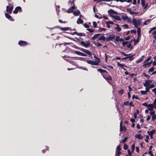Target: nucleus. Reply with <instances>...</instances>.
Returning a JSON list of instances; mask_svg holds the SVG:
<instances>
[{
    "mask_svg": "<svg viewBox=\"0 0 156 156\" xmlns=\"http://www.w3.org/2000/svg\"><path fill=\"white\" fill-rule=\"evenodd\" d=\"M81 58V60L86 61L87 63L91 65L98 66V65L99 63L100 62V60L99 59H98L97 61H93L92 60L86 59L85 58Z\"/></svg>",
    "mask_w": 156,
    "mask_h": 156,
    "instance_id": "obj_1",
    "label": "nucleus"
},
{
    "mask_svg": "<svg viewBox=\"0 0 156 156\" xmlns=\"http://www.w3.org/2000/svg\"><path fill=\"white\" fill-rule=\"evenodd\" d=\"M121 17L122 20L125 22L129 23L131 21V19L129 18L126 14H122L121 15Z\"/></svg>",
    "mask_w": 156,
    "mask_h": 156,
    "instance_id": "obj_2",
    "label": "nucleus"
},
{
    "mask_svg": "<svg viewBox=\"0 0 156 156\" xmlns=\"http://www.w3.org/2000/svg\"><path fill=\"white\" fill-rule=\"evenodd\" d=\"M132 22L136 28H137L141 24V20L139 19H134L133 20Z\"/></svg>",
    "mask_w": 156,
    "mask_h": 156,
    "instance_id": "obj_3",
    "label": "nucleus"
},
{
    "mask_svg": "<svg viewBox=\"0 0 156 156\" xmlns=\"http://www.w3.org/2000/svg\"><path fill=\"white\" fill-rule=\"evenodd\" d=\"M141 4L142 7L143 8V9H144L143 11V13L141 14V15H142L143 13L145 12L146 10L145 9H146L147 8V3H146L145 1L144 0H141Z\"/></svg>",
    "mask_w": 156,
    "mask_h": 156,
    "instance_id": "obj_4",
    "label": "nucleus"
},
{
    "mask_svg": "<svg viewBox=\"0 0 156 156\" xmlns=\"http://www.w3.org/2000/svg\"><path fill=\"white\" fill-rule=\"evenodd\" d=\"M89 41H82L80 42L81 44L85 47L87 48L90 46Z\"/></svg>",
    "mask_w": 156,
    "mask_h": 156,
    "instance_id": "obj_5",
    "label": "nucleus"
},
{
    "mask_svg": "<svg viewBox=\"0 0 156 156\" xmlns=\"http://www.w3.org/2000/svg\"><path fill=\"white\" fill-rule=\"evenodd\" d=\"M108 13L110 16L113 17L115 15H117L118 13L112 9H110L108 11Z\"/></svg>",
    "mask_w": 156,
    "mask_h": 156,
    "instance_id": "obj_6",
    "label": "nucleus"
},
{
    "mask_svg": "<svg viewBox=\"0 0 156 156\" xmlns=\"http://www.w3.org/2000/svg\"><path fill=\"white\" fill-rule=\"evenodd\" d=\"M79 50L83 51L84 52L86 53L89 56H90L91 55V54L90 53V51L88 50L82 48H79Z\"/></svg>",
    "mask_w": 156,
    "mask_h": 156,
    "instance_id": "obj_7",
    "label": "nucleus"
},
{
    "mask_svg": "<svg viewBox=\"0 0 156 156\" xmlns=\"http://www.w3.org/2000/svg\"><path fill=\"white\" fill-rule=\"evenodd\" d=\"M152 80H145V82L144 84V86H149V85H151V83H152Z\"/></svg>",
    "mask_w": 156,
    "mask_h": 156,
    "instance_id": "obj_8",
    "label": "nucleus"
},
{
    "mask_svg": "<svg viewBox=\"0 0 156 156\" xmlns=\"http://www.w3.org/2000/svg\"><path fill=\"white\" fill-rule=\"evenodd\" d=\"M146 88V92H148L149 91L150 89L154 87V86L153 84H151V85H149V86H145Z\"/></svg>",
    "mask_w": 156,
    "mask_h": 156,
    "instance_id": "obj_9",
    "label": "nucleus"
},
{
    "mask_svg": "<svg viewBox=\"0 0 156 156\" xmlns=\"http://www.w3.org/2000/svg\"><path fill=\"white\" fill-rule=\"evenodd\" d=\"M18 44L21 46H25L27 44V43L24 41H20L18 42Z\"/></svg>",
    "mask_w": 156,
    "mask_h": 156,
    "instance_id": "obj_10",
    "label": "nucleus"
},
{
    "mask_svg": "<svg viewBox=\"0 0 156 156\" xmlns=\"http://www.w3.org/2000/svg\"><path fill=\"white\" fill-rule=\"evenodd\" d=\"M13 9V7L12 6L10 7L9 6H7L6 7V11L9 13H11L12 12Z\"/></svg>",
    "mask_w": 156,
    "mask_h": 156,
    "instance_id": "obj_11",
    "label": "nucleus"
},
{
    "mask_svg": "<svg viewBox=\"0 0 156 156\" xmlns=\"http://www.w3.org/2000/svg\"><path fill=\"white\" fill-rule=\"evenodd\" d=\"M75 53L79 55L83 56H87V55L86 54H84L83 53L81 52L80 51H75Z\"/></svg>",
    "mask_w": 156,
    "mask_h": 156,
    "instance_id": "obj_12",
    "label": "nucleus"
},
{
    "mask_svg": "<svg viewBox=\"0 0 156 156\" xmlns=\"http://www.w3.org/2000/svg\"><path fill=\"white\" fill-rule=\"evenodd\" d=\"M6 17L11 21H14L13 18L7 13L5 14Z\"/></svg>",
    "mask_w": 156,
    "mask_h": 156,
    "instance_id": "obj_13",
    "label": "nucleus"
},
{
    "mask_svg": "<svg viewBox=\"0 0 156 156\" xmlns=\"http://www.w3.org/2000/svg\"><path fill=\"white\" fill-rule=\"evenodd\" d=\"M75 9V7L74 6H72L67 10V12L68 13H71Z\"/></svg>",
    "mask_w": 156,
    "mask_h": 156,
    "instance_id": "obj_14",
    "label": "nucleus"
},
{
    "mask_svg": "<svg viewBox=\"0 0 156 156\" xmlns=\"http://www.w3.org/2000/svg\"><path fill=\"white\" fill-rule=\"evenodd\" d=\"M117 64L118 65V66L121 67L124 70H126V69H125L124 67H126V66L124 64H122V63H118Z\"/></svg>",
    "mask_w": 156,
    "mask_h": 156,
    "instance_id": "obj_15",
    "label": "nucleus"
},
{
    "mask_svg": "<svg viewBox=\"0 0 156 156\" xmlns=\"http://www.w3.org/2000/svg\"><path fill=\"white\" fill-rule=\"evenodd\" d=\"M148 108V109L150 111H152L153 110L154 108V105L152 104H148V106L147 107Z\"/></svg>",
    "mask_w": 156,
    "mask_h": 156,
    "instance_id": "obj_16",
    "label": "nucleus"
},
{
    "mask_svg": "<svg viewBox=\"0 0 156 156\" xmlns=\"http://www.w3.org/2000/svg\"><path fill=\"white\" fill-rule=\"evenodd\" d=\"M153 61L152 60H151L150 62H147L145 63L144 62V64L143 65V66L144 67H146L147 65H148V66H150L151 64L152 63Z\"/></svg>",
    "mask_w": 156,
    "mask_h": 156,
    "instance_id": "obj_17",
    "label": "nucleus"
},
{
    "mask_svg": "<svg viewBox=\"0 0 156 156\" xmlns=\"http://www.w3.org/2000/svg\"><path fill=\"white\" fill-rule=\"evenodd\" d=\"M21 10V8L20 7H17L13 11V13L15 14H16L18 13V11Z\"/></svg>",
    "mask_w": 156,
    "mask_h": 156,
    "instance_id": "obj_18",
    "label": "nucleus"
},
{
    "mask_svg": "<svg viewBox=\"0 0 156 156\" xmlns=\"http://www.w3.org/2000/svg\"><path fill=\"white\" fill-rule=\"evenodd\" d=\"M127 11L128 12H129L130 14H131V15L135 14H137L136 13L134 12L133 11H132L131 9L130 8L127 9Z\"/></svg>",
    "mask_w": 156,
    "mask_h": 156,
    "instance_id": "obj_19",
    "label": "nucleus"
},
{
    "mask_svg": "<svg viewBox=\"0 0 156 156\" xmlns=\"http://www.w3.org/2000/svg\"><path fill=\"white\" fill-rule=\"evenodd\" d=\"M115 20H121V18L120 17L117 15H114L113 17Z\"/></svg>",
    "mask_w": 156,
    "mask_h": 156,
    "instance_id": "obj_20",
    "label": "nucleus"
},
{
    "mask_svg": "<svg viewBox=\"0 0 156 156\" xmlns=\"http://www.w3.org/2000/svg\"><path fill=\"white\" fill-rule=\"evenodd\" d=\"M144 56L142 55L139 59L136 61V62L137 63L140 62L144 59Z\"/></svg>",
    "mask_w": 156,
    "mask_h": 156,
    "instance_id": "obj_21",
    "label": "nucleus"
},
{
    "mask_svg": "<svg viewBox=\"0 0 156 156\" xmlns=\"http://www.w3.org/2000/svg\"><path fill=\"white\" fill-rule=\"evenodd\" d=\"M136 138H137L139 140H141L143 139V136L141 135L140 134H136L135 136Z\"/></svg>",
    "mask_w": 156,
    "mask_h": 156,
    "instance_id": "obj_22",
    "label": "nucleus"
},
{
    "mask_svg": "<svg viewBox=\"0 0 156 156\" xmlns=\"http://www.w3.org/2000/svg\"><path fill=\"white\" fill-rule=\"evenodd\" d=\"M76 22L78 24H82L83 23V21L80 18H79L78 19Z\"/></svg>",
    "mask_w": 156,
    "mask_h": 156,
    "instance_id": "obj_23",
    "label": "nucleus"
},
{
    "mask_svg": "<svg viewBox=\"0 0 156 156\" xmlns=\"http://www.w3.org/2000/svg\"><path fill=\"white\" fill-rule=\"evenodd\" d=\"M80 11L78 10H76L73 12V14L76 16L78 15L79 14H80Z\"/></svg>",
    "mask_w": 156,
    "mask_h": 156,
    "instance_id": "obj_24",
    "label": "nucleus"
},
{
    "mask_svg": "<svg viewBox=\"0 0 156 156\" xmlns=\"http://www.w3.org/2000/svg\"><path fill=\"white\" fill-rule=\"evenodd\" d=\"M106 37L105 36L102 35L99 38V40H103V41H105L106 40Z\"/></svg>",
    "mask_w": 156,
    "mask_h": 156,
    "instance_id": "obj_25",
    "label": "nucleus"
},
{
    "mask_svg": "<svg viewBox=\"0 0 156 156\" xmlns=\"http://www.w3.org/2000/svg\"><path fill=\"white\" fill-rule=\"evenodd\" d=\"M151 20L150 19L147 20L144 23V24L145 25H147L150 22Z\"/></svg>",
    "mask_w": 156,
    "mask_h": 156,
    "instance_id": "obj_26",
    "label": "nucleus"
},
{
    "mask_svg": "<svg viewBox=\"0 0 156 156\" xmlns=\"http://www.w3.org/2000/svg\"><path fill=\"white\" fill-rule=\"evenodd\" d=\"M101 34H95L92 38L93 40H94L96 38L98 37Z\"/></svg>",
    "mask_w": 156,
    "mask_h": 156,
    "instance_id": "obj_27",
    "label": "nucleus"
},
{
    "mask_svg": "<svg viewBox=\"0 0 156 156\" xmlns=\"http://www.w3.org/2000/svg\"><path fill=\"white\" fill-rule=\"evenodd\" d=\"M155 132V130H151L150 132L148 131V133H149V135L150 136H153Z\"/></svg>",
    "mask_w": 156,
    "mask_h": 156,
    "instance_id": "obj_28",
    "label": "nucleus"
},
{
    "mask_svg": "<svg viewBox=\"0 0 156 156\" xmlns=\"http://www.w3.org/2000/svg\"><path fill=\"white\" fill-rule=\"evenodd\" d=\"M152 34L153 36V38L156 40V30H154L152 33Z\"/></svg>",
    "mask_w": 156,
    "mask_h": 156,
    "instance_id": "obj_29",
    "label": "nucleus"
},
{
    "mask_svg": "<svg viewBox=\"0 0 156 156\" xmlns=\"http://www.w3.org/2000/svg\"><path fill=\"white\" fill-rule=\"evenodd\" d=\"M93 43L97 47H101L102 46V44H101L99 43H96L95 42H94Z\"/></svg>",
    "mask_w": 156,
    "mask_h": 156,
    "instance_id": "obj_30",
    "label": "nucleus"
},
{
    "mask_svg": "<svg viewBox=\"0 0 156 156\" xmlns=\"http://www.w3.org/2000/svg\"><path fill=\"white\" fill-rule=\"evenodd\" d=\"M69 27H61L60 29L62 30L66 31L69 30Z\"/></svg>",
    "mask_w": 156,
    "mask_h": 156,
    "instance_id": "obj_31",
    "label": "nucleus"
},
{
    "mask_svg": "<svg viewBox=\"0 0 156 156\" xmlns=\"http://www.w3.org/2000/svg\"><path fill=\"white\" fill-rule=\"evenodd\" d=\"M104 77L108 82V80H112V78L110 76H108V77Z\"/></svg>",
    "mask_w": 156,
    "mask_h": 156,
    "instance_id": "obj_32",
    "label": "nucleus"
},
{
    "mask_svg": "<svg viewBox=\"0 0 156 156\" xmlns=\"http://www.w3.org/2000/svg\"><path fill=\"white\" fill-rule=\"evenodd\" d=\"M98 70L101 73H102L104 72L107 73V72L105 70L103 69H98Z\"/></svg>",
    "mask_w": 156,
    "mask_h": 156,
    "instance_id": "obj_33",
    "label": "nucleus"
},
{
    "mask_svg": "<svg viewBox=\"0 0 156 156\" xmlns=\"http://www.w3.org/2000/svg\"><path fill=\"white\" fill-rule=\"evenodd\" d=\"M137 33L138 36L140 35L141 33V29L140 28L137 27Z\"/></svg>",
    "mask_w": 156,
    "mask_h": 156,
    "instance_id": "obj_34",
    "label": "nucleus"
},
{
    "mask_svg": "<svg viewBox=\"0 0 156 156\" xmlns=\"http://www.w3.org/2000/svg\"><path fill=\"white\" fill-rule=\"evenodd\" d=\"M117 27H116V29L118 31H120L121 30V28L119 27V25L116 24Z\"/></svg>",
    "mask_w": 156,
    "mask_h": 156,
    "instance_id": "obj_35",
    "label": "nucleus"
},
{
    "mask_svg": "<svg viewBox=\"0 0 156 156\" xmlns=\"http://www.w3.org/2000/svg\"><path fill=\"white\" fill-rule=\"evenodd\" d=\"M151 119L152 121H154L156 119V115H153L151 116Z\"/></svg>",
    "mask_w": 156,
    "mask_h": 156,
    "instance_id": "obj_36",
    "label": "nucleus"
},
{
    "mask_svg": "<svg viewBox=\"0 0 156 156\" xmlns=\"http://www.w3.org/2000/svg\"><path fill=\"white\" fill-rule=\"evenodd\" d=\"M151 58V56H149L146 59V60L144 62V63L147 62L148 61L150 60Z\"/></svg>",
    "mask_w": 156,
    "mask_h": 156,
    "instance_id": "obj_37",
    "label": "nucleus"
},
{
    "mask_svg": "<svg viewBox=\"0 0 156 156\" xmlns=\"http://www.w3.org/2000/svg\"><path fill=\"white\" fill-rule=\"evenodd\" d=\"M140 92L141 93V94L143 95H145L147 94V92L145 90H141Z\"/></svg>",
    "mask_w": 156,
    "mask_h": 156,
    "instance_id": "obj_38",
    "label": "nucleus"
},
{
    "mask_svg": "<svg viewBox=\"0 0 156 156\" xmlns=\"http://www.w3.org/2000/svg\"><path fill=\"white\" fill-rule=\"evenodd\" d=\"M154 70V67H152L148 70V73L149 72H152Z\"/></svg>",
    "mask_w": 156,
    "mask_h": 156,
    "instance_id": "obj_39",
    "label": "nucleus"
},
{
    "mask_svg": "<svg viewBox=\"0 0 156 156\" xmlns=\"http://www.w3.org/2000/svg\"><path fill=\"white\" fill-rule=\"evenodd\" d=\"M143 75L144 76L146 77L147 79H149L150 78V76L145 73H143Z\"/></svg>",
    "mask_w": 156,
    "mask_h": 156,
    "instance_id": "obj_40",
    "label": "nucleus"
},
{
    "mask_svg": "<svg viewBox=\"0 0 156 156\" xmlns=\"http://www.w3.org/2000/svg\"><path fill=\"white\" fill-rule=\"evenodd\" d=\"M124 92V90L123 89H122L121 90H120L119 91V94L120 95L122 94Z\"/></svg>",
    "mask_w": 156,
    "mask_h": 156,
    "instance_id": "obj_41",
    "label": "nucleus"
},
{
    "mask_svg": "<svg viewBox=\"0 0 156 156\" xmlns=\"http://www.w3.org/2000/svg\"><path fill=\"white\" fill-rule=\"evenodd\" d=\"M122 27L124 28H128V26L127 24H124L122 26Z\"/></svg>",
    "mask_w": 156,
    "mask_h": 156,
    "instance_id": "obj_42",
    "label": "nucleus"
},
{
    "mask_svg": "<svg viewBox=\"0 0 156 156\" xmlns=\"http://www.w3.org/2000/svg\"><path fill=\"white\" fill-rule=\"evenodd\" d=\"M93 25L94 27H97V23L95 22H93Z\"/></svg>",
    "mask_w": 156,
    "mask_h": 156,
    "instance_id": "obj_43",
    "label": "nucleus"
},
{
    "mask_svg": "<svg viewBox=\"0 0 156 156\" xmlns=\"http://www.w3.org/2000/svg\"><path fill=\"white\" fill-rule=\"evenodd\" d=\"M151 111V112L150 113V115H151L152 116L153 115H155V112L154 111L152 110V111Z\"/></svg>",
    "mask_w": 156,
    "mask_h": 156,
    "instance_id": "obj_44",
    "label": "nucleus"
},
{
    "mask_svg": "<svg viewBox=\"0 0 156 156\" xmlns=\"http://www.w3.org/2000/svg\"><path fill=\"white\" fill-rule=\"evenodd\" d=\"M121 154V152L120 151H116V153L115 154V155H116L117 154L118 155H119Z\"/></svg>",
    "mask_w": 156,
    "mask_h": 156,
    "instance_id": "obj_45",
    "label": "nucleus"
},
{
    "mask_svg": "<svg viewBox=\"0 0 156 156\" xmlns=\"http://www.w3.org/2000/svg\"><path fill=\"white\" fill-rule=\"evenodd\" d=\"M99 29L101 31H105L106 30V29L104 28L99 27Z\"/></svg>",
    "mask_w": 156,
    "mask_h": 156,
    "instance_id": "obj_46",
    "label": "nucleus"
},
{
    "mask_svg": "<svg viewBox=\"0 0 156 156\" xmlns=\"http://www.w3.org/2000/svg\"><path fill=\"white\" fill-rule=\"evenodd\" d=\"M114 1V0H100V1L109 2H110V1Z\"/></svg>",
    "mask_w": 156,
    "mask_h": 156,
    "instance_id": "obj_47",
    "label": "nucleus"
},
{
    "mask_svg": "<svg viewBox=\"0 0 156 156\" xmlns=\"http://www.w3.org/2000/svg\"><path fill=\"white\" fill-rule=\"evenodd\" d=\"M127 137H125V138L122 141V143H125V142H126V141L127 140Z\"/></svg>",
    "mask_w": 156,
    "mask_h": 156,
    "instance_id": "obj_48",
    "label": "nucleus"
},
{
    "mask_svg": "<svg viewBox=\"0 0 156 156\" xmlns=\"http://www.w3.org/2000/svg\"><path fill=\"white\" fill-rule=\"evenodd\" d=\"M121 150V148L120 147V146L119 145L117 146L116 147V151H120Z\"/></svg>",
    "mask_w": 156,
    "mask_h": 156,
    "instance_id": "obj_49",
    "label": "nucleus"
},
{
    "mask_svg": "<svg viewBox=\"0 0 156 156\" xmlns=\"http://www.w3.org/2000/svg\"><path fill=\"white\" fill-rule=\"evenodd\" d=\"M116 1V2H125V0H113Z\"/></svg>",
    "mask_w": 156,
    "mask_h": 156,
    "instance_id": "obj_50",
    "label": "nucleus"
},
{
    "mask_svg": "<svg viewBox=\"0 0 156 156\" xmlns=\"http://www.w3.org/2000/svg\"><path fill=\"white\" fill-rule=\"evenodd\" d=\"M129 58L130 60L132 61L133 59V56H129Z\"/></svg>",
    "mask_w": 156,
    "mask_h": 156,
    "instance_id": "obj_51",
    "label": "nucleus"
},
{
    "mask_svg": "<svg viewBox=\"0 0 156 156\" xmlns=\"http://www.w3.org/2000/svg\"><path fill=\"white\" fill-rule=\"evenodd\" d=\"M87 30H88L90 32H93L94 31V30L92 29H88Z\"/></svg>",
    "mask_w": 156,
    "mask_h": 156,
    "instance_id": "obj_52",
    "label": "nucleus"
},
{
    "mask_svg": "<svg viewBox=\"0 0 156 156\" xmlns=\"http://www.w3.org/2000/svg\"><path fill=\"white\" fill-rule=\"evenodd\" d=\"M142 105L148 107V104L147 102H145L142 104Z\"/></svg>",
    "mask_w": 156,
    "mask_h": 156,
    "instance_id": "obj_53",
    "label": "nucleus"
},
{
    "mask_svg": "<svg viewBox=\"0 0 156 156\" xmlns=\"http://www.w3.org/2000/svg\"><path fill=\"white\" fill-rule=\"evenodd\" d=\"M128 148V146L126 144H124V148L125 150L127 149Z\"/></svg>",
    "mask_w": 156,
    "mask_h": 156,
    "instance_id": "obj_54",
    "label": "nucleus"
},
{
    "mask_svg": "<svg viewBox=\"0 0 156 156\" xmlns=\"http://www.w3.org/2000/svg\"><path fill=\"white\" fill-rule=\"evenodd\" d=\"M122 122H121L120 123V130H123L122 128Z\"/></svg>",
    "mask_w": 156,
    "mask_h": 156,
    "instance_id": "obj_55",
    "label": "nucleus"
},
{
    "mask_svg": "<svg viewBox=\"0 0 156 156\" xmlns=\"http://www.w3.org/2000/svg\"><path fill=\"white\" fill-rule=\"evenodd\" d=\"M148 153L151 155L150 156H154V154L152 153L151 151H149L148 152Z\"/></svg>",
    "mask_w": 156,
    "mask_h": 156,
    "instance_id": "obj_56",
    "label": "nucleus"
},
{
    "mask_svg": "<svg viewBox=\"0 0 156 156\" xmlns=\"http://www.w3.org/2000/svg\"><path fill=\"white\" fill-rule=\"evenodd\" d=\"M146 137V139L145 140L146 142H148V141L147 140L149 139V136L147 135Z\"/></svg>",
    "mask_w": 156,
    "mask_h": 156,
    "instance_id": "obj_57",
    "label": "nucleus"
},
{
    "mask_svg": "<svg viewBox=\"0 0 156 156\" xmlns=\"http://www.w3.org/2000/svg\"><path fill=\"white\" fill-rule=\"evenodd\" d=\"M132 148L133 151L135 149V145L134 144H133L132 146Z\"/></svg>",
    "mask_w": 156,
    "mask_h": 156,
    "instance_id": "obj_58",
    "label": "nucleus"
},
{
    "mask_svg": "<svg viewBox=\"0 0 156 156\" xmlns=\"http://www.w3.org/2000/svg\"><path fill=\"white\" fill-rule=\"evenodd\" d=\"M153 92H154L155 94H156V88H154L152 90Z\"/></svg>",
    "mask_w": 156,
    "mask_h": 156,
    "instance_id": "obj_59",
    "label": "nucleus"
},
{
    "mask_svg": "<svg viewBox=\"0 0 156 156\" xmlns=\"http://www.w3.org/2000/svg\"><path fill=\"white\" fill-rule=\"evenodd\" d=\"M125 2H126L128 3H131L132 2V0H125Z\"/></svg>",
    "mask_w": 156,
    "mask_h": 156,
    "instance_id": "obj_60",
    "label": "nucleus"
},
{
    "mask_svg": "<svg viewBox=\"0 0 156 156\" xmlns=\"http://www.w3.org/2000/svg\"><path fill=\"white\" fill-rule=\"evenodd\" d=\"M84 26L85 27L87 28H88L89 27V25L86 23H84Z\"/></svg>",
    "mask_w": 156,
    "mask_h": 156,
    "instance_id": "obj_61",
    "label": "nucleus"
},
{
    "mask_svg": "<svg viewBox=\"0 0 156 156\" xmlns=\"http://www.w3.org/2000/svg\"><path fill=\"white\" fill-rule=\"evenodd\" d=\"M119 40V36H117L115 39V41H118Z\"/></svg>",
    "mask_w": 156,
    "mask_h": 156,
    "instance_id": "obj_62",
    "label": "nucleus"
},
{
    "mask_svg": "<svg viewBox=\"0 0 156 156\" xmlns=\"http://www.w3.org/2000/svg\"><path fill=\"white\" fill-rule=\"evenodd\" d=\"M154 30V28L152 27L149 30L148 32L149 33H151L152 31Z\"/></svg>",
    "mask_w": 156,
    "mask_h": 156,
    "instance_id": "obj_63",
    "label": "nucleus"
},
{
    "mask_svg": "<svg viewBox=\"0 0 156 156\" xmlns=\"http://www.w3.org/2000/svg\"><path fill=\"white\" fill-rule=\"evenodd\" d=\"M107 22L108 23H109V24H113L114 23L112 21H107Z\"/></svg>",
    "mask_w": 156,
    "mask_h": 156,
    "instance_id": "obj_64",
    "label": "nucleus"
}]
</instances>
